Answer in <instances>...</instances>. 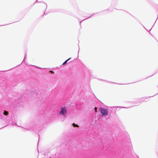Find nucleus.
Wrapping results in <instances>:
<instances>
[{"label":"nucleus","mask_w":158,"mask_h":158,"mask_svg":"<svg viewBox=\"0 0 158 158\" xmlns=\"http://www.w3.org/2000/svg\"><path fill=\"white\" fill-rule=\"evenodd\" d=\"M8 114V112L5 110L2 112H0V118L3 119L4 118L3 115L7 116Z\"/></svg>","instance_id":"obj_3"},{"label":"nucleus","mask_w":158,"mask_h":158,"mask_svg":"<svg viewBox=\"0 0 158 158\" xmlns=\"http://www.w3.org/2000/svg\"><path fill=\"white\" fill-rule=\"evenodd\" d=\"M94 15V14H93L92 15H91V16H90L89 17H88V18H86V19H84L83 20V21L84 20H85V19H87L88 18H89L90 17H91L92 16H93V15ZM82 22V21H81V22H80V25H81V22Z\"/></svg>","instance_id":"obj_6"},{"label":"nucleus","mask_w":158,"mask_h":158,"mask_svg":"<svg viewBox=\"0 0 158 158\" xmlns=\"http://www.w3.org/2000/svg\"><path fill=\"white\" fill-rule=\"evenodd\" d=\"M26 54H25V58H25V57H26Z\"/></svg>","instance_id":"obj_8"},{"label":"nucleus","mask_w":158,"mask_h":158,"mask_svg":"<svg viewBox=\"0 0 158 158\" xmlns=\"http://www.w3.org/2000/svg\"><path fill=\"white\" fill-rule=\"evenodd\" d=\"M73 126L74 127H78V125L77 124H75V123H73Z\"/></svg>","instance_id":"obj_5"},{"label":"nucleus","mask_w":158,"mask_h":158,"mask_svg":"<svg viewBox=\"0 0 158 158\" xmlns=\"http://www.w3.org/2000/svg\"><path fill=\"white\" fill-rule=\"evenodd\" d=\"M99 111L102 116H107L108 115V111L107 109L100 108Z\"/></svg>","instance_id":"obj_1"},{"label":"nucleus","mask_w":158,"mask_h":158,"mask_svg":"<svg viewBox=\"0 0 158 158\" xmlns=\"http://www.w3.org/2000/svg\"><path fill=\"white\" fill-rule=\"evenodd\" d=\"M67 113V110L65 106L62 107L60 110V111L59 113L60 115H62L63 116L65 117L66 114Z\"/></svg>","instance_id":"obj_2"},{"label":"nucleus","mask_w":158,"mask_h":158,"mask_svg":"<svg viewBox=\"0 0 158 158\" xmlns=\"http://www.w3.org/2000/svg\"><path fill=\"white\" fill-rule=\"evenodd\" d=\"M31 65V66H33V65ZM33 66H35V67L37 68H39V69H41V68H40V67H38V66H36L33 65Z\"/></svg>","instance_id":"obj_7"},{"label":"nucleus","mask_w":158,"mask_h":158,"mask_svg":"<svg viewBox=\"0 0 158 158\" xmlns=\"http://www.w3.org/2000/svg\"><path fill=\"white\" fill-rule=\"evenodd\" d=\"M71 59V58H70L69 59H68L67 60H66L62 64L63 65H64L65 64H66L67 63V62L69 61V60L70 59Z\"/></svg>","instance_id":"obj_4"}]
</instances>
